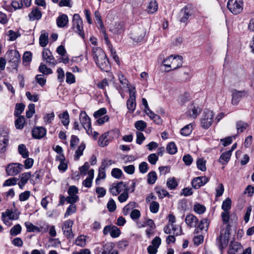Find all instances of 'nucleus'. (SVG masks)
Here are the masks:
<instances>
[{"label":"nucleus","instance_id":"nucleus-19","mask_svg":"<svg viewBox=\"0 0 254 254\" xmlns=\"http://www.w3.org/2000/svg\"><path fill=\"white\" fill-rule=\"evenodd\" d=\"M42 12L40 9L36 7L29 13L28 17L30 21L39 20L42 17Z\"/></svg>","mask_w":254,"mask_h":254},{"label":"nucleus","instance_id":"nucleus-6","mask_svg":"<svg viewBox=\"0 0 254 254\" xmlns=\"http://www.w3.org/2000/svg\"><path fill=\"white\" fill-rule=\"evenodd\" d=\"M214 115L213 112L210 110H205L201 119V125L202 128L207 129L212 125Z\"/></svg>","mask_w":254,"mask_h":254},{"label":"nucleus","instance_id":"nucleus-26","mask_svg":"<svg viewBox=\"0 0 254 254\" xmlns=\"http://www.w3.org/2000/svg\"><path fill=\"white\" fill-rule=\"evenodd\" d=\"M8 130L6 127L0 128V142H8Z\"/></svg>","mask_w":254,"mask_h":254},{"label":"nucleus","instance_id":"nucleus-39","mask_svg":"<svg viewBox=\"0 0 254 254\" xmlns=\"http://www.w3.org/2000/svg\"><path fill=\"white\" fill-rule=\"evenodd\" d=\"M25 108V105L23 103H17L15 105V111L14 115L15 117H18L24 111Z\"/></svg>","mask_w":254,"mask_h":254},{"label":"nucleus","instance_id":"nucleus-7","mask_svg":"<svg viewBox=\"0 0 254 254\" xmlns=\"http://www.w3.org/2000/svg\"><path fill=\"white\" fill-rule=\"evenodd\" d=\"M79 120L82 127L86 130L87 133L90 135L92 132L91 121L85 111H83L80 112Z\"/></svg>","mask_w":254,"mask_h":254},{"label":"nucleus","instance_id":"nucleus-46","mask_svg":"<svg viewBox=\"0 0 254 254\" xmlns=\"http://www.w3.org/2000/svg\"><path fill=\"white\" fill-rule=\"evenodd\" d=\"M99 145L101 147L107 146L108 144L107 139V135L106 133L103 134L99 138L98 140Z\"/></svg>","mask_w":254,"mask_h":254},{"label":"nucleus","instance_id":"nucleus-38","mask_svg":"<svg viewBox=\"0 0 254 254\" xmlns=\"http://www.w3.org/2000/svg\"><path fill=\"white\" fill-rule=\"evenodd\" d=\"M48 43V34L45 33L42 34L39 37V44L42 47H45Z\"/></svg>","mask_w":254,"mask_h":254},{"label":"nucleus","instance_id":"nucleus-15","mask_svg":"<svg viewBox=\"0 0 254 254\" xmlns=\"http://www.w3.org/2000/svg\"><path fill=\"white\" fill-rule=\"evenodd\" d=\"M190 11V8L188 6H185L182 8L180 12V19L179 21L182 23H187L188 19L191 14Z\"/></svg>","mask_w":254,"mask_h":254},{"label":"nucleus","instance_id":"nucleus-20","mask_svg":"<svg viewBox=\"0 0 254 254\" xmlns=\"http://www.w3.org/2000/svg\"><path fill=\"white\" fill-rule=\"evenodd\" d=\"M183 57L181 56H177L175 57L173 56V58L171 60V64L172 65L171 67L172 69H168L167 71H169L171 70H174L178 67L181 66L182 64Z\"/></svg>","mask_w":254,"mask_h":254},{"label":"nucleus","instance_id":"nucleus-62","mask_svg":"<svg viewBox=\"0 0 254 254\" xmlns=\"http://www.w3.org/2000/svg\"><path fill=\"white\" fill-rule=\"evenodd\" d=\"M107 113V110L105 108H102L99 109L98 111L94 112L93 116L96 119L101 117L102 116L106 114Z\"/></svg>","mask_w":254,"mask_h":254},{"label":"nucleus","instance_id":"nucleus-55","mask_svg":"<svg viewBox=\"0 0 254 254\" xmlns=\"http://www.w3.org/2000/svg\"><path fill=\"white\" fill-rule=\"evenodd\" d=\"M149 208L152 213H156L159 209V204L157 202L153 201L150 203Z\"/></svg>","mask_w":254,"mask_h":254},{"label":"nucleus","instance_id":"nucleus-58","mask_svg":"<svg viewBox=\"0 0 254 254\" xmlns=\"http://www.w3.org/2000/svg\"><path fill=\"white\" fill-rule=\"evenodd\" d=\"M113 249V246L112 244H106L104 247L102 254H110Z\"/></svg>","mask_w":254,"mask_h":254},{"label":"nucleus","instance_id":"nucleus-29","mask_svg":"<svg viewBox=\"0 0 254 254\" xmlns=\"http://www.w3.org/2000/svg\"><path fill=\"white\" fill-rule=\"evenodd\" d=\"M208 227V223L206 219H202L198 223L197 228L194 230V233H197L198 232V229L200 230L207 231Z\"/></svg>","mask_w":254,"mask_h":254},{"label":"nucleus","instance_id":"nucleus-50","mask_svg":"<svg viewBox=\"0 0 254 254\" xmlns=\"http://www.w3.org/2000/svg\"><path fill=\"white\" fill-rule=\"evenodd\" d=\"M21 231V227L19 224H16L12 227L10 230V234L12 236H16Z\"/></svg>","mask_w":254,"mask_h":254},{"label":"nucleus","instance_id":"nucleus-52","mask_svg":"<svg viewBox=\"0 0 254 254\" xmlns=\"http://www.w3.org/2000/svg\"><path fill=\"white\" fill-rule=\"evenodd\" d=\"M39 71L42 73L47 75L52 73V70L47 67L45 64H41L39 67Z\"/></svg>","mask_w":254,"mask_h":254},{"label":"nucleus","instance_id":"nucleus-45","mask_svg":"<svg viewBox=\"0 0 254 254\" xmlns=\"http://www.w3.org/2000/svg\"><path fill=\"white\" fill-rule=\"evenodd\" d=\"M146 123L143 121H136L134 124L135 127L138 130L143 131L146 127Z\"/></svg>","mask_w":254,"mask_h":254},{"label":"nucleus","instance_id":"nucleus-44","mask_svg":"<svg viewBox=\"0 0 254 254\" xmlns=\"http://www.w3.org/2000/svg\"><path fill=\"white\" fill-rule=\"evenodd\" d=\"M236 126L238 132H242L248 127V124L244 122L239 121L237 122Z\"/></svg>","mask_w":254,"mask_h":254},{"label":"nucleus","instance_id":"nucleus-32","mask_svg":"<svg viewBox=\"0 0 254 254\" xmlns=\"http://www.w3.org/2000/svg\"><path fill=\"white\" fill-rule=\"evenodd\" d=\"M190 99V93L185 92L183 94L180 96L178 99V102L180 105H183L189 101Z\"/></svg>","mask_w":254,"mask_h":254},{"label":"nucleus","instance_id":"nucleus-47","mask_svg":"<svg viewBox=\"0 0 254 254\" xmlns=\"http://www.w3.org/2000/svg\"><path fill=\"white\" fill-rule=\"evenodd\" d=\"M206 161L202 158H199L196 161L197 168L201 171H205L206 170Z\"/></svg>","mask_w":254,"mask_h":254},{"label":"nucleus","instance_id":"nucleus-56","mask_svg":"<svg viewBox=\"0 0 254 254\" xmlns=\"http://www.w3.org/2000/svg\"><path fill=\"white\" fill-rule=\"evenodd\" d=\"M79 142V139L77 136L72 135L71 136L70 141V147L71 149H74L75 147L77 145Z\"/></svg>","mask_w":254,"mask_h":254},{"label":"nucleus","instance_id":"nucleus-24","mask_svg":"<svg viewBox=\"0 0 254 254\" xmlns=\"http://www.w3.org/2000/svg\"><path fill=\"white\" fill-rule=\"evenodd\" d=\"M57 52L60 56L62 57V62L64 64H67L69 62V59L66 56V50L63 45L59 46L56 50Z\"/></svg>","mask_w":254,"mask_h":254},{"label":"nucleus","instance_id":"nucleus-18","mask_svg":"<svg viewBox=\"0 0 254 254\" xmlns=\"http://www.w3.org/2000/svg\"><path fill=\"white\" fill-rule=\"evenodd\" d=\"M32 133L34 138L40 139L46 135V130L43 127H37L32 129Z\"/></svg>","mask_w":254,"mask_h":254},{"label":"nucleus","instance_id":"nucleus-10","mask_svg":"<svg viewBox=\"0 0 254 254\" xmlns=\"http://www.w3.org/2000/svg\"><path fill=\"white\" fill-rule=\"evenodd\" d=\"M23 165L20 163L9 164L6 168V172L9 176H15L23 169Z\"/></svg>","mask_w":254,"mask_h":254},{"label":"nucleus","instance_id":"nucleus-57","mask_svg":"<svg viewBox=\"0 0 254 254\" xmlns=\"http://www.w3.org/2000/svg\"><path fill=\"white\" fill-rule=\"evenodd\" d=\"M18 180V178L14 177L8 179L4 181L3 186H10L16 185Z\"/></svg>","mask_w":254,"mask_h":254},{"label":"nucleus","instance_id":"nucleus-60","mask_svg":"<svg viewBox=\"0 0 254 254\" xmlns=\"http://www.w3.org/2000/svg\"><path fill=\"white\" fill-rule=\"evenodd\" d=\"M12 6L14 9H20L23 7V0H14L11 2Z\"/></svg>","mask_w":254,"mask_h":254},{"label":"nucleus","instance_id":"nucleus-59","mask_svg":"<svg viewBox=\"0 0 254 254\" xmlns=\"http://www.w3.org/2000/svg\"><path fill=\"white\" fill-rule=\"evenodd\" d=\"M121 234V231L117 226L113 225L111 232V236L112 238H117Z\"/></svg>","mask_w":254,"mask_h":254},{"label":"nucleus","instance_id":"nucleus-28","mask_svg":"<svg viewBox=\"0 0 254 254\" xmlns=\"http://www.w3.org/2000/svg\"><path fill=\"white\" fill-rule=\"evenodd\" d=\"M158 9V4L156 0H151L147 7V11L148 13L153 14Z\"/></svg>","mask_w":254,"mask_h":254},{"label":"nucleus","instance_id":"nucleus-63","mask_svg":"<svg viewBox=\"0 0 254 254\" xmlns=\"http://www.w3.org/2000/svg\"><path fill=\"white\" fill-rule=\"evenodd\" d=\"M55 114L54 112L50 114H47L43 118V120L46 123L50 124L54 120Z\"/></svg>","mask_w":254,"mask_h":254},{"label":"nucleus","instance_id":"nucleus-22","mask_svg":"<svg viewBox=\"0 0 254 254\" xmlns=\"http://www.w3.org/2000/svg\"><path fill=\"white\" fill-rule=\"evenodd\" d=\"M56 21L57 26L59 27H64L68 22V17L66 14H63L57 17Z\"/></svg>","mask_w":254,"mask_h":254},{"label":"nucleus","instance_id":"nucleus-5","mask_svg":"<svg viewBox=\"0 0 254 254\" xmlns=\"http://www.w3.org/2000/svg\"><path fill=\"white\" fill-rule=\"evenodd\" d=\"M227 7L234 14H239L243 10V2L242 0H229Z\"/></svg>","mask_w":254,"mask_h":254},{"label":"nucleus","instance_id":"nucleus-27","mask_svg":"<svg viewBox=\"0 0 254 254\" xmlns=\"http://www.w3.org/2000/svg\"><path fill=\"white\" fill-rule=\"evenodd\" d=\"M59 118L61 119L63 125L67 127L69 123V116L67 111H64L62 114L59 115Z\"/></svg>","mask_w":254,"mask_h":254},{"label":"nucleus","instance_id":"nucleus-31","mask_svg":"<svg viewBox=\"0 0 254 254\" xmlns=\"http://www.w3.org/2000/svg\"><path fill=\"white\" fill-rule=\"evenodd\" d=\"M193 129V125L190 123L189 125L185 126L181 130V134L184 136H188L190 135Z\"/></svg>","mask_w":254,"mask_h":254},{"label":"nucleus","instance_id":"nucleus-25","mask_svg":"<svg viewBox=\"0 0 254 254\" xmlns=\"http://www.w3.org/2000/svg\"><path fill=\"white\" fill-rule=\"evenodd\" d=\"M231 155V151H227L222 153L219 159V162L222 165L227 164L229 161Z\"/></svg>","mask_w":254,"mask_h":254},{"label":"nucleus","instance_id":"nucleus-33","mask_svg":"<svg viewBox=\"0 0 254 254\" xmlns=\"http://www.w3.org/2000/svg\"><path fill=\"white\" fill-rule=\"evenodd\" d=\"M157 179L156 173L155 171L149 172L147 175V183L150 185L154 184Z\"/></svg>","mask_w":254,"mask_h":254},{"label":"nucleus","instance_id":"nucleus-9","mask_svg":"<svg viewBox=\"0 0 254 254\" xmlns=\"http://www.w3.org/2000/svg\"><path fill=\"white\" fill-rule=\"evenodd\" d=\"M232 104L233 105H237L244 97H247L248 92L246 90H237L233 89L232 91Z\"/></svg>","mask_w":254,"mask_h":254},{"label":"nucleus","instance_id":"nucleus-21","mask_svg":"<svg viewBox=\"0 0 254 254\" xmlns=\"http://www.w3.org/2000/svg\"><path fill=\"white\" fill-rule=\"evenodd\" d=\"M185 222L190 227H195L198 223V219L193 214H189L186 217Z\"/></svg>","mask_w":254,"mask_h":254},{"label":"nucleus","instance_id":"nucleus-30","mask_svg":"<svg viewBox=\"0 0 254 254\" xmlns=\"http://www.w3.org/2000/svg\"><path fill=\"white\" fill-rule=\"evenodd\" d=\"M18 153L21 155L22 158H27L29 156V151L23 144H20L18 146Z\"/></svg>","mask_w":254,"mask_h":254},{"label":"nucleus","instance_id":"nucleus-2","mask_svg":"<svg viewBox=\"0 0 254 254\" xmlns=\"http://www.w3.org/2000/svg\"><path fill=\"white\" fill-rule=\"evenodd\" d=\"M230 230L231 226L230 224H227L225 229L221 230L219 236L217 238L216 243L221 250L225 249L228 245L229 241Z\"/></svg>","mask_w":254,"mask_h":254},{"label":"nucleus","instance_id":"nucleus-42","mask_svg":"<svg viewBox=\"0 0 254 254\" xmlns=\"http://www.w3.org/2000/svg\"><path fill=\"white\" fill-rule=\"evenodd\" d=\"M129 188H127L120 195L118 196V200L121 202L123 203L125 202L128 198V191Z\"/></svg>","mask_w":254,"mask_h":254},{"label":"nucleus","instance_id":"nucleus-12","mask_svg":"<svg viewBox=\"0 0 254 254\" xmlns=\"http://www.w3.org/2000/svg\"><path fill=\"white\" fill-rule=\"evenodd\" d=\"M243 247L240 243L237 242H231L229 245L228 251V254H241Z\"/></svg>","mask_w":254,"mask_h":254},{"label":"nucleus","instance_id":"nucleus-36","mask_svg":"<svg viewBox=\"0 0 254 254\" xmlns=\"http://www.w3.org/2000/svg\"><path fill=\"white\" fill-rule=\"evenodd\" d=\"M85 148V144L84 143L82 142L80 145L78 146L77 149L75 151L74 155V159L77 160L79 159L80 157L82 155L83 152Z\"/></svg>","mask_w":254,"mask_h":254},{"label":"nucleus","instance_id":"nucleus-53","mask_svg":"<svg viewBox=\"0 0 254 254\" xmlns=\"http://www.w3.org/2000/svg\"><path fill=\"white\" fill-rule=\"evenodd\" d=\"M28 109L26 112V116L27 118H30L35 113V105L34 104H30L28 105Z\"/></svg>","mask_w":254,"mask_h":254},{"label":"nucleus","instance_id":"nucleus-16","mask_svg":"<svg viewBox=\"0 0 254 254\" xmlns=\"http://www.w3.org/2000/svg\"><path fill=\"white\" fill-rule=\"evenodd\" d=\"M42 56L43 59L46 60L47 63H50L53 65L56 64L57 62L49 49H44L42 53Z\"/></svg>","mask_w":254,"mask_h":254},{"label":"nucleus","instance_id":"nucleus-43","mask_svg":"<svg viewBox=\"0 0 254 254\" xmlns=\"http://www.w3.org/2000/svg\"><path fill=\"white\" fill-rule=\"evenodd\" d=\"M167 186L170 190H174L178 186V183L174 177L169 178L167 181Z\"/></svg>","mask_w":254,"mask_h":254},{"label":"nucleus","instance_id":"nucleus-23","mask_svg":"<svg viewBox=\"0 0 254 254\" xmlns=\"http://www.w3.org/2000/svg\"><path fill=\"white\" fill-rule=\"evenodd\" d=\"M31 177V174L30 172L24 173L20 175V180L18 183V186L21 189L23 188Z\"/></svg>","mask_w":254,"mask_h":254},{"label":"nucleus","instance_id":"nucleus-14","mask_svg":"<svg viewBox=\"0 0 254 254\" xmlns=\"http://www.w3.org/2000/svg\"><path fill=\"white\" fill-rule=\"evenodd\" d=\"M145 34V30L143 28H140L134 32L132 39L136 42H140L143 41Z\"/></svg>","mask_w":254,"mask_h":254},{"label":"nucleus","instance_id":"nucleus-34","mask_svg":"<svg viewBox=\"0 0 254 254\" xmlns=\"http://www.w3.org/2000/svg\"><path fill=\"white\" fill-rule=\"evenodd\" d=\"M43 175L44 173L42 170H37L33 174V179H32L31 181H33L34 183H38L42 179Z\"/></svg>","mask_w":254,"mask_h":254},{"label":"nucleus","instance_id":"nucleus-1","mask_svg":"<svg viewBox=\"0 0 254 254\" xmlns=\"http://www.w3.org/2000/svg\"><path fill=\"white\" fill-rule=\"evenodd\" d=\"M92 52L94 61L96 65L101 70L108 72L111 66L104 51L100 47H93Z\"/></svg>","mask_w":254,"mask_h":254},{"label":"nucleus","instance_id":"nucleus-3","mask_svg":"<svg viewBox=\"0 0 254 254\" xmlns=\"http://www.w3.org/2000/svg\"><path fill=\"white\" fill-rule=\"evenodd\" d=\"M129 98L127 101V107L129 113H132L136 108V90L134 86L128 87Z\"/></svg>","mask_w":254,"mask_h":254},{"label":"nucleus","instance_id":"nucleus-37","mask_svg":"<svg viewBox=\"0 0 254 254\" xmlns=\"http://www.w3.org/2000/svg\"><path fill=\"white\" fill-rule=\"evenodd\" d=\"M25 226L27 229V231L29 232H38L40 231V229L39 227L34 225L32 223L29 222H25Z\"/></svg>","mask_w":254,"mask_h":254},{"label":"nucleus","instance_id":"nucleus-4","mask_svg":"<svg viewBox=\"0 0 254 254\" xmlns=\"http://www.w3.org/2000/svg\"><path fill=\"white\" fill-rule=\"evenodd\" d=\"M72 28L77 32L80 36L84 39V33L83 30V22L78 14H74L72 19Z\"/></svg>","mask_w":254,"mask_h":254},{"label":"nucleus","instance_id":"nucleus-48","mask_svg":"<svg viewBox=\"0 0 254 254\" xmlns=\"http://www.w3.org/2000/svg\"><path fill=\"white\" fill-rule=\"evenodd\" d=\"M111 175L114 178L119 179L122 177L123 172L120 169L114 168L111 171Z\"/></svg>","mask_w":254,"mask_h":254},{"label":"nucleus","instance_id":"nucleus-49","mask_svg":"<svg viewBox=\"0 0 254 254\" xmlns=\"http://www.w3.org/2000/svg\"><path fill=\"white\" fill-rule=\"evenodd\" d=\"M193 210L196 213L201 214L205 211L206 208L204 205L197 203L194 205Z\"/></svg>","mask_w":254,"mask_h":254},{"label":"nucleus","instance_id":"nucleus-13","mask_svg":"<svg viewBox=\"0 0 254 254\" xmlns=\"http://www.w3.org/2000/svg\"><path fill=\"white\" fill-rule=\"evenodd\" d=\"M208 181V179L205 176L198 177L194 178L191 182L192 187L197 189L204 185Z\"/></svg>","mask_w":254,"mask_h":254},{"label":"nucleus","instance_id":"nucleus-41","mask_svg":"<svg viewBox=\"0 0 254 254\" xmlns=\"http://www.w3.org/2000/svg\"><path fill=\"white\" fill-rule=\"evenodd\" d=\"M231 199L227 197L223 201L221 208L224 211H228L231 208Z\"/></svg>","mask_w":254,"mask_h":254},{"label":"nucleus","instance_id":"nucleus-40","mask_svg":"<svg viewBox=\"0 0 254 254\" xmlns=\"http://www.w3.org/2000/svg\"><path fill=\"white\" fill-rule=\"evenodd\" d=\"M166 150L170 154H174L177 152V147L173 142H170L166 147Z\"/></svg>","mask_w":254,"mask_h":254},{"label":"nucleus","instance_id":"nucleus-61","mask_svg":"<svg viewBox=\"0 0 254 254\" xmlns=\"http://www.w3.org/2000/svg\"><path fill=\"white\" fill-rule=\"evenodd\" d=\"M66 82L68 84H72L75 82V76L70 72L66 73Z\"/></svg>","mask_w":254,"mask_h":254},{"label":"nucleus","instance_id":"nucleus-8","mask_svg":"<svg viewBox=\"0 0 254 254\" xmlns=\"http://www.w3.org/2000/svg\"><path fill=\"white\" fill-rule=\"evenodd\" d=\"M128 188L126 183L122 181L113 183L110 186L109 190L113 195L117 196Z\"/></svg>","mask_w":254,"mask_h":254},{"label":"nucleus","instance_id":"nucleus-35","mask_svg":"<svg viewBox=\"0 0 254 254\" xmlns=\"http://www.w3.org/2000/svg\"><path fill=\"white\" fill-rule=\"evenodd\" d=\"M25 122V118L20 116L15 121V126L17 129H21L23 128Z\"/></svg>","mask_w":254,"mask_h":254},{"label":"nucleus","instance_id":"nucleus-64","mask_svg":"<svg viewBox=\"0 0 254 254\" xmlns=\"http://www.w3.org/2000/svg\"><path fill=\"white\" fill-rule=\"evenodd\" d=\"M158 160V157L155 153L151 154L148 156V162L152 165H155Z\"/></svg>","mask_w":254,"mask_h":254},{"label":"nucleus","instance_id":"nucleus-51","mask_svg":"<svg viewBox=\"0 0 254 254\" xmlns=\"http://www.w3.org/2000/svg\"><path fill=\"white\" fill-rule=\"evenodd\" d=\"M75 244L81 247H84L86 245V239L84 236H78L75 240Z\"/></svg>","mask_w":254,"mask_h":254},{"label":"nucleus","instance_id":"nucleus-17","mask_svg":"<svg viewBox=\"0 0 254 254\" xmlns=\"http://www.w3.org/2000/svg\"><path fill=\"white\" fill-rule=\"evenodd\" d=\"M11 58H10L9 62L11 63V66L13 68H16L20 62V55L17 50L11 52Z\"/></svg>","mask_w":254,"mask_h":254},{"label":"nucleus","instance_id":"nucleus-54","mask_svg":"<svg viewBox=\"0 0 254 254\" xmlns=\"http://www.w3.org/2000/svg\"><path fill=\"white\" fill-rule=\"evenodd\" d=\"M107 208L109 212H113L116 209V204L114 200L111 198L107 205Z\"/></svg>","mask_w":254,"mask_h":254},{"label":"nucleus","instance_id":"nucleus-11","mask_svg":"<svg viewBox=\"0 0 254 254\" xmlns=\"http://www.w3.org/2000/svg\"><path fill=\"white\" fill-rule=\"evenodd\" d=\"M73 222L71 220H67L65 221L62 227V230L63 231L64 236L68 239L72 238L73 237V234L72 231V226L73 225Z\"/></svg>","mask_w":254,"mask_h":254}]
</instances>
